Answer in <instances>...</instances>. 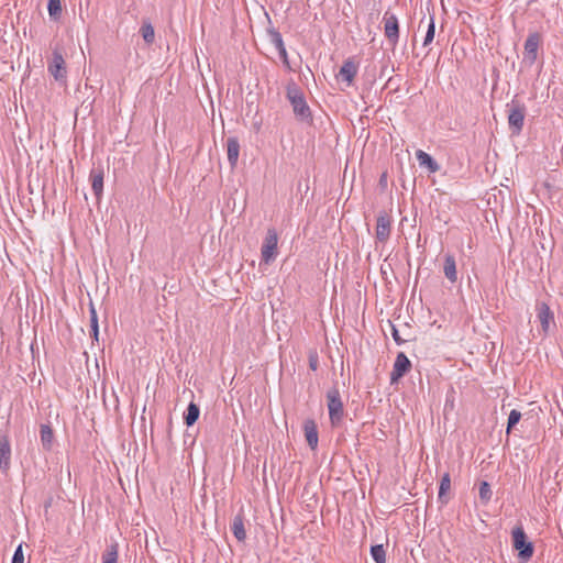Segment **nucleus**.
<instances>
[{
  "label": "nucleus",
  "instance_id": "f257e3e1",
  "mask_svg": "<svg viewBox=\"0 0 563 563\" xmlns=\"http://www.w3.org/2000/svg\"><path fill=\"white\" fill-rule=\"evenodd\" d=\"M286 96L289 100L296 118L300 121L311 120V111L300 88L295 82L286 87Z\"/></svg>",
  "mask_w": 563,
  "mask_h": 563
},
{
  "label": "nucleus",
  "instance_id": "f03ea898",
  "mask_svg": "<svg viewBox=\"0 0 563 563\" xmlns=\"http://www.w3.org/2000/svg\"><path fill=\"white\" fill-rule=\"evenodd\" d=\"M325 397L331 424L336 426L342 421L344 416V407L339 388L336 386H332L327 391Z\"/></svg>",
  "mask_w": 563,
  "mask_h": 563
},
{
  "label": "nucleus",
  "instance_id": "7ed1b4c3",
  "mask_svg": "<svg viewBox=\"0 0 563 563\" xmlns=\"http://www.w3.org/2000/svg\"><path fill=\"white\" fill-rule=\"evenodd\" d=\"M512 547L518 551L521 561H528L533 555V544L528 540L522 526H517L511 531Z\"/></svg>",
  "mask_w": 563,
  "mask_h": 563
},
{
  "label": "nucleus",
  "instance_id": "20e7f679",
  "mask_svg": "<svg viewBox=\"0 0 563 563\" xmlns=\"http://www.w3.org/2000/svg\"><path fill=\"white\" fill-rule=\"evenodd\" d=\"M278 235L275 229H268L261 249L262 261L272 263L277 256Z\"/></svg>",
  "mask_w": 563,
  "mask_h": 563
},
{
  "label": "nucleus",
  "instance_id": "39448f33",
  "mask_svg": "<svg viewBox=\"0 0 563 563\" xmlns=\"http://www.w3.org/2000/svg\"><path fill=\"white\" fill-rule=\"evenodd\" d=\"M384 34L388 43L395 47L399 41V22L397 16L390 11H386L383 16Z\"/></svg>",
  "mask_w": 563,
  "mask_h": 563
},
{
  "label": "nucleus",
  "instance_id": "423d86ee",
  "mask_svg": "<svg viewBox=\"0 0 563 563\" xmlns=\"http://www.w3.org/2000/svg\"><path fill=\"white\" fill-rule=\"evenodd\" d=\"M47 71L56 81L66 82L67 69L62 53L57 49L53 52L52 59L47 64Z\"/></svg>",
  "mask_w": 563,
  "mask_h": 563
},
{
  "label": "nucleus",
  "instance_id": "0eeeda50",
  "mask_svg": "<svg viewBox=\"0 0 563 563\" xmlns=\"http://www.w3.org/2000/svg\"><path fill=\"white\" fill-rule=\"evenodd\" d=\"M525 106L512 102L508 113V124L514 135H519L521 133L525 123Z\"/></svg>",
  "mask_w": 563,
  "mask_h": 563
},
{
  "label": "nucleus",
  "instance_id": "6e6552de",
  "mask_svg": "<svg viewBox=\"0 0 563 563\" xmlns=\"http://www.w3.org/2000/svg\"><path fill=\"white\" fill-rule=\"evenodd\" d=\"M541 41V35L538 32H533L528 35L525 42L523 62L529 66H532L537 60Z\"/></svg>",
  "mask_w": 563,
  "mask_h": 563
},
{
  "label": "nucleus",
  "instance_id": "1a4fd4ad",
  "mask_svg": "<svg viewBox=\"0 0 563 563\" xmlns=\"http://www.w3.org/2000/svg\"><path fill=\"white\" fill-rule=\"evenodd\" d=\"M537 318L544 334H548L551 327L555 328L554 313L545 302L536 303Z\"/></svg>",
  "mask_w": 563,
  "mask_h": 563
},
{
  "label": "nucleus",
  "instance_id": "9d476101",
  "mask_svg": "<svg viewBox=\"0 0 563 563\" xmlns=\"http://www.w3.org/2000/svg\"><path fill=\"white\" fill-rule=\"evenodd\" d=\"M411 368V362L404 352H399L396 356L393 371L390 373V382L396 383L404 377Z\"/></svg>",
  "mask_w": 563,
  "mask_h": 563
},
{
  "label": "nucleus",
  "instance_id": "9b49d317",
  "mask_svg": "<svg viewBox=\"0 0 563 563\" xmlns=\"http://www.w3.org/2000/svg\"><path fill=\"white\" fill-rule=\"evenodd\" d=\"M391 231V220L390 217L386 212H380L376 219V240L380 243H385L389 236Z\"/></svg>",
  "mask_w": 563,
  "mask_h": 563
},
{
  "label": "nucleus",
  "instance_id": "f8f14e48",
  "mask_svg": "<svg viewBox=\"0 0 563 563\" xmlns=\"http://www.w3.org/2000/svg\"><path fill=\"white\" fill-rule=\"evenodd\" d=\"M91 189L97 200H100L103 192L104 169L101 165L93 167L89 175Z\"/></svg>",
  "mask_w": 563,
  "mask_h": 563
},
{
  "label": "nucleus",
  "instance_id": "ddd939ff",
  "mask_svg": "<svg viewBox=\"0 0 563 563\" xmlns=\"http://www.w3.org/2000/svg\"><path fill=\"white\" fill-rule=\"evenodd\" d=\"M11 444L7 432L0 433V468L7 472L10 468Z\"/></svg>",
  "mask_w": 563,
  "mask_h": 563
},
{
  "label": "nucleus",
  "instance_id": "4468645a",
  "mask_svg": "<svg viewBox=\"0 0 563 563\" xmlns=\"http://www.w3.org/2000/svg\"><path fill=\"white\" fill-rule=\"evenodd\" d=\"M303 432H305V438H306L308 445L310 446L311 450H314L318 446V441H319L318 428H317V423L314 422V420H312V419L305 420Z\"/></svg>",
  "mask_w": 563,
  "mask_h": 563
},
{
  "label": "nucleus",
  "instance_id": "2eb2a0df",
  "mask_svg": "<svg viewBox=\"0 0 563 563\" xmlns=\"http://www.w3.org/2000/svg\"><path fill=\"white\" fill-rule=\"evenodd\" d=\"M356 75L357 66L355 65V63L350 58L344 60L338 76L345 80L347 82V86H351Z\"/></svg>",
  "mask_w": 563,
  "mask_h": 563
},
{
  "label": "nucleus",
  "instance_id": "dca6fc26",
  "mask_svg": "<svg viewBox=\"0 0 563 563\" xmlns=\"http://www.w3.org/2000/svg\"><path fill=\"white\" fill-rule=\"evenodd\" d=\"M443 273L450 283L455 284L457 282L456 262L452 254L444 255Z\"/></svg>",
  "mask_w": 563,
  "mask_h": 563
},
{
  "label": "nucleus",
  "instance_id": "f3484780",
  "mask_svg": "<svg viewBox=\"0 0 563 563\" xmlns=\"http://www.w3.org/2000/svg\"><path fill=\"white\" fill-rule=\"evenodd\" d=\"M40 438L43 449L46 451H51L53 448L54 432L49 424H41Z\"/></svg>",
  "mask_w": 563,
  "mask_h": 563
},
{
  "label": "nucleus",
  "instance_id": "a211bd4d",
  "mask_svg": "<svg viewBox=\"0 0 563 563\" xmlns=\"http://www.w3.org/2000/svg\"><path fill=\"white\" fill-rule=\"evenodd\" d=\"M231 531L238 541H244L246 539V531L244 528V516L238 514L232 521Z\"/></svg>",
  "mask_w": 563,
  "mask_h": 563
},
{
  "label": "nucleus",
  "instance_id": "6ab92c4d",
  "mask_svg": "<svg viewBox=\"0 0 563 563\" xmlns=\"http://www.w3.org/2000/svg\"><path fill=\"white\" fill-rule=\"evenodd\" d=\"M228 161L234 167L239 159L240 144L236 137H229L227 140Z\"/></svg>",
  "mask_w": 563,
  "mask_h": 563
},
{
  "label": "nucleus",
  "instance_id": "aec40b11",
  "mask_svg": "<svg viewBox=\"0 0 563 563\" xmlns=\"http://www.w3.org/2000/svg\"><path fill=\"white\" fill-rule=\"evenodd\" d=\"M416 157L420 166H426L429 169V172L435 173L439 170V164L432 158L431 155H429L424 151L418 150L416 153Z\"/></svg>",
  "mask_w": 563,
  "mask_h": 563
},
{
  "label": "nucleus",
  "instance_id": "412c9836",
  "mask_svg": "<svg viewBox=\"0 0 563 563\" xmlns=\"http://www.w3.org/2000/svg\"><path fill=\"white\" fill-rule=\"evenodd\" d=\"M451 489V477L449 473H444L440 481L438 500L442 505L449 503L448 492Z\"/></svg>",
  "mask_w": 563,
  "mask_h": 563
},
{
  "label": "nucleus",
  "instance_id": "4be33fe9",
  "mask_svg": "<svg viewBox=\"0 0 563 563\" xmlns=\"http://www.w3.org/2000/svg\"><path fill=\"white\" fill-rule=\"evenodd\" d=\"M200 409L195 402H190L184 415V422L187 427L194 426L199 419Z\"/></svg>",
  "mask_w": 563,
  "mask_h": 563
},
{
  "label": "nucleus",
  "instance_id": "5701e85b",
  "mask_svg": "<svg viewBox=\"0 0 563 563\" xmlns=\"http://www.w3.org/2000/svg\"><path fill=\"white\" fill-rule=\"evenodd\" d=\"M140 34L147 45H152L155 41V31L152 23L148 20H144L141 27Z\"/></svg>",
  "mask_w": 563,
  "mask_h": 563
},
{
  "label": "nucleus",
  "instance_id": "b1692460",
  "mask_svg": "<svg viewBox=\"0 0 563 563\" xmlns=\"http://www.w3.org/2000/svg\"><path fill=\"white\" fill-rule=\"evenodd\" d=\"M102 563H118L119 560V544L113 542L109 544L102 553Z\"/></svg>",
  "mask_w": 563,
  "mask_h": 563
},
{
  "label": "nucleus",
  "instance_id": "393cba45",
  "mask_svg": "<svg viewBox=\"0 0 563 563\" xmlns=\"http://www.w3.org/2000/svg\"><path fill=\"white\" fill-rule=\"evenodd\" d=\"M371 555L375 563H386V551L383 544H376L371 548Z\"/></svg>",
  "mask_w": 563,
  "mask_h": 563
},
{
  "label": "nucleus",
  "instance_id": "a878e982",
  "mask_svg": "<svg viewBox=\"0 0 563 563\" xmlns=\"http://www.w3.org/2000/svg\"><path fill=\"white\" fill-rule=\"evenodd\" d=\"M478 494H479V499L482 500L483 504H487L492 499L493 492L490 489V485L488 482H486V481L481 482Z\"/></svg>",
  "mask_w": 563,
  "mask_h": 563
},
{
  "label": "nucleus",
  "instance_id": "bb28decb",
  "mask_svg": "<svg viewBox=\"0 0 563 563\" xmlns=\"http://www.w3.org/2000/svg\"><path fill=\"white\" fill-rule=\"evenodd\" d=\"M47 10H48L51 18L57 20L62 14L60 0H48Z\"/></svg>",
  "mask_w": 563,
  "mask_h": 563
},
{
  "label": "nucleus",
  "instance_id": "cd10ccee",
  "mask_svg": "<svg viewBox=\"0 0 563 563\" xmlns=\"http://www.w3.org/2000/svg\"><path fill=\"white\" fill-rule=\"evenodd\" d=\"M267 33H268V36H269V40H271V43L276 47V48H282V46H284V41H283V36L280 34L279 31H277L276 29H268L267 30Z\"/></svg>",
  "mask_w": 563,
  "mask_h": 563
},
{
  "label": "nucleus",
  "instance_id": "c85d7f7f",
  "mask_svg": "<svg viewBox=\"0 0 563 563\" xmlns=\"http://www.w3.org/2000/svg\"><path fill=\"white\" fill-rule=\"evenodd\" d=\"M521 419V412L512 409L508 416L507 433H509Z\"/></svg>",
  "mask_w": 563,
  "mask_h": 563
},
{
  "label": "nucleus",
  "instance_id": "c756f323",
  "mask_svg": "<svg viewBox=\"0 0 563 563\" xmlns=\"http://www.w3.org/2000/svg\"><path fill=\"white\" fill-rule=\"evenodd\" d=\"M434 33H435L434 18L430 16L429 23H428V30H427L424 41H423L424 46L429 45L433 41Z\"/></svg>",
  "mask_w": 563,
  "mask_h": 563
},
{
  "label": "nucleus",
  "instance_id": "7c9ffc66",
  "mask_svg": "<svg viewBox=\"0 0 563 563\" xmlns=\"http://www.w3.org/2000/svg\"><path fill=\"white\" fill-rule=\"evenodd\" d=\"M12 563H24V555L21 544L15 549L13 553Z\"/></svg>",
  "mask_w": 563,
  "mask_h": 563
},
{
  "label": "nucleus",
  "instance_id": "2f4dec72",
  "mask_svg": "<svg viewBox=\"0 0 563 563\" xmlns=\"http://www.w3.org/2000/svg\"><path fill=\"white\" fill-rule=\"evenodd\" d=\"M278 51V54L283 60V64L284 66L287 68V69H290V64H289V59H288V54H287V51H286V47L285 45L282 46V48H276Z\"/></svg>",
  "mask_w": 563,
  "mask_h": 563
},
{
  "label": "nucleus",
  "instance_id": "473e14b6",
  "mask_svg": "<svg viewBox=\"0 0 563 563\" xmlns=\"http://www.w3.org/2000/svg\"><path fill=\"white\" fill-rule=\"evenodd\" d=\"M390 327H391V335H393V339L395 340V342L398 345L402 344L405 342V340L400 338L398 329L394 324H390Z\"/></svg>",
  "mask_w": 563,
  "mask_h": 563
},
{
  "label": "nucleus",
  "instance_id": "72a5a7b5",
  "mask_svg": "<svg viewBox=\"0 0 563 563\" xmlns=\"http://www.w3.org/2000/svg\"><path fill=\"white\" fill-rule=\"evenodd\" d=\"M319 365L318 355L316 353L309 355V367L312 371H317Z\"/></svg>",
  "mask_w": 563,
  "mask_h": 563
},
{
  "label": "nucleus",
  "instance_id": "f704fd0d",
  "mask_svg": "<svg viewBox=\"0 0 563 563\" xmlns=\"http://www.w3.org/2000/svg\"><path fill=\"white\" fill-rule=\"evenodd\" d=\"M90 328H91V335L97 340L99 328H98V320L90 321Z\"/></svg>",
  "mask_w": 563,
  "mask_h": 563
},
{
  "label": "nucleus",
  "instance_id": "c9c22d12",
  "mask_svg": "<svg viewBox=\"0 0 563 563\" xmlns=\"http://www.w3.org/2000/svg\"><path fill=\"white\" fill-rule=\"evenodd\" d=\"M98 320L97 311L93 303H90V321Z\"/></svg>",
  "mask_w": 563,
  "mask_h": 563
}]
</instances>
